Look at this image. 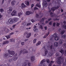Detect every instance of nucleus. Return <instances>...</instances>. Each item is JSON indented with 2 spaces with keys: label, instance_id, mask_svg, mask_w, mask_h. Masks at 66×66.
<instances>
[{
  "label": "nucleus",
  "instance_id": "nucleus-32",
  "mask_svg": "<svg viewBox=\"0 0 66 66\" xmlns=\"http://www.w3.org/2000/svg\"><path fill=\"white\" fill-rule=\"evenodd\" d=\"M65 30H62V31H61V34L62 35H63L64 33V32H65Z\"/></svg>",
  "mask_w": 66,
  "mask_h": 66
},
{
  "label": "nucleus",
  "instance_id": "nucleus-21",
  "mask_svg": "<svg viewBox=\"0 0 66 66\" xmlns=\"http://www.w3.org/2000/svg\"><path fill=\"white\" fill-rule=\"evenodd\" d=\"M57 63L58 64H59V65H61V64H62V62H61V61L60 60H58L57 62Z\"/></svg>",
  "mask_w": 66,
  "mask_h": 66
},
{
  "label": "nucleus",
  "instance_id": "nucleus-1",
  "mask_svg": "<svg viewBox=\"0 0 66 66\" xmlns=\"http://www.w3.org/2000/svg\"><path fill=\"white\" fill-rule=\"evenodd\" d=\"M20 52L21 53H22L23 54H24V53H28V52L26 49H23L20 51Z\"/></svg>",
  "mask_w": 66,
  "mask_h": 66
},
{
  "label": "nucleus",
  "instance_id": "nucleus-19",
  "mask_svg": "<svg viewBox=\"0 0 66 66\" xmlns=\"http://www.w3.org/2000/svg\"><path fill=\"white\" fill-rule=\"evenodd\" d=\"M21 6L23 8H24V7H26V6L24 4V3H22L21 4Z\"/></svg>",
  "mask_w": 66,
  "mask_h": 66
},
{
  "label": "nucleus",
  "instance_id": "nucleus-45",
  "mask_svg": "<svg viewBox=\"0 0 66 66\" xmlns=\"http://www.w3.org/2000/svg\"><path fill=\"white\" fill-rule=\"evenodd\" d=\"M56 55L57 56H59V53H57L56 54Z\"/></svg>",
  "mask_w": 66,
  "mask_h": 66
},
{
  "label": "nucleus",
  "instance_id": "nucleus-34",
  "mask_svg": "<svg viewBox=\"0 0 66 66\" xmlns=\"http://www.w3.org/2000/svg\"><path fill=\"white\" fill-rule=\"evenodd\" d=\"M41 44V42H38V43L36 44V46H38L39 45H40Z\"/></svg>",
  "mask_w": 66,
  "mask_h": 66
},
{
  "label": "nucleus",
  "instance_id": "nucleus-6",
  "mask_svg": "<svg viewBox=\"0 0 66 66\" xmlns=\"http://www.w3.org/2000/svg\"><path fill=\"white\" fill-rule=\"evenodd\" d=\"M8 9L9 10H8L7 12L9 13H10V12L12 11L13 8L12 7H10Z\"/></svg>",
  "mask_w": 66,
  "mask_h": 66
},
{
  "label": "nucleus",
  "instance_id": "nucleus-3",
  "mask_svg": "<svg viewBox=\"0 0 66 66\" xmlns=\"http://www.w3.org/2000/svg\"><path fill=\"white\" fill-rule=\"evenodd\" d=\"M8 53L10 55H13L15 54V52L14 51H8Z\"/></svg>",
  "mask_w": 66,
  "mask_h": 66
},
{
  "label": "nucleus",
  "instance_id": "nucleus-63",
  "mask_svg": "<svg viewBox=\"0 0 66 66\" xmlns=\"http://www.w3.org/2000/svg\"><path fill=\"white\" fill-rule=\"evenodd\" d=\"M31 7H33L34 6V4H32L31 5Z\"/></svg>",
  "mask_w": 66,
  "mask_h": 66
},
{
  "label": "nucleus",
  "instance_id": "nucleus-38",
  "mask_svg": "<svg viewBox=\"0 0 66 66\" xmlns=\"http://www.w3.org/2000/svg\"><path fill=\"white\" fill-rule=\"evenodd\" d=\"M23 65L24 66H27V63L26 62H24L23 64Z\"/></svg>",
  "mask_w": 66,
  "mask_h": 66
},
{
  "label": "nucleus",
  "instance_id": "nucleus-33",
  "mask_svg": "<svg viewBox=\"0 0 66 66\" xmlns=\"http://www.w3.org/2000/svg\"><path fill=\"white\" fill-rule=\"evenodd\" d=\"M46 61L47 63H49V62H50V60H49V59H46Z\"/></svg>",
  "mask_w": 66,
  "mask_h": 66
},
{
  "label": "nucleus",
  "instance_id": "nucleus-7",
  "mask_svg": "<svg viewBox=\"0 0 66 66\" xmlns=\"http://www.w3.org/2000/svg\"><path fill=\"white\" fill-rule=\"evenodd\" d=\"M35 60V56H31V62H33Z\"/></svg>",
  "mask_w": 66,
  "mask_h": 66
},
{
  "label": "nucleus",
  "instance_id": "nucleus-64",
  "mask_svg": "<svg viewBox=\"0 0 66 66\" xmlns=\"http://www.w3.org/2000/svg\"><path fill=\"white\" fill-rule=\"evenodd\" d=\"M63 27H64V29H66V25L63 26Z\"/></svg>",
  "mask_w": 66,
  "mask_h": 66
},
{
  "label": "nucleus",
  "instance_id": "nucleus-16",
  "mask_svg": "<svg viewBox=\"0 0 66 66\" xmlns=\"http://www.w3.org/2000/svg\"><path fill=\"white\" fill-rule=\"evenodd\" d=\"M46 19H47V18H42V19L41 20V22H43V21H44V20H45Z\"/></svg>",
  "mask_w": 66,
  "mask_h": 66
},
{
  "label": "nucleus",
  "instance_id": "nucleus-47",
  "mask_svg": "<svg viewBox=\"0 0 66 66\" xmlns=\"http://www.w3.org/2000/svg\"><path fill=\"white\" fill-rule=\"evenodd\" d=\"M52 21H51L49 23V24L50 25H52Z\"/></svg>",
  "mask_w": 66,
  "mask_h": 66
},
{
  "label": "nucleus",
  "instance_id": "nucleus-18",
  "mask_svg": "<svg viewBox=\"0 0 66 66\" xmlns=\"http://www.w3.org/2000/svg\"><path fill=\"white\" fill-rule=\"evenodd\" d=\"M34 31L35 32H38V29L36 28H34Z\"/></svg>",
  "mask_w": 66,
  "mask_h": 66
},
{
  "label": "nucleus",
  "instance_id": "nucleus-15",
  "mask_svg": "<svg viewBox=\"0 0 66 66\" xmlns=\"http://www.w3.org/2000/svg\"><path fill=\"white\" fill-rule=\"evenodd\" d=\"M45 62H46V60L45 59H44L41 61L40 64H44V63H45Z\"/></svg>",
  "mask_w": 66,
  "mask_h": 66
},
{
  "label": "nucleus",
  "instance_id": "nucleus-53",
  "mask_svg": "<svg viewBox=\"0 0 66 66\" xmlns=\"http://www.w3.org/2000/svg\"><path fill=\"white\" fill-rule=\"evenodd\" d=\"M54 20H59V19L56 18L55 19H54Z\"/></svg>",
  "mask_w": 66,
  "mask_h": 66
},
{
  "label": "nucleus",
  "instance_id": "nucleus-36",
  "mask_svg": "<svg viewBox=\"0 0 66 66\" xmlns=\"http://www.w3.org/2000/svg\"><path fill=\"white\" fill-rule=\"evenodd\" d=\"M39 28L41 29H43V26H42V25H40L39 26Z\"/></svg>",
  "mask_w": 66,
  "mask_h": 66
},
{
  "label": "nucleus",
  "instance_id": "nucleus-55",
  "mask_svg": "<svg viewBox=\"0 0 66 66\" xmlns=\"http://www.w3.org/2000/svg\"><path fill=\"white\" fill-rule=\"evenodd\" d=\"M37 8L36 7H35L34 8V10H37Z\"/></svg>",
  "mask_w": 66,
  "mask_h": 66
},
{
  "label": "nucleus",
  "instance_id": "nucleus-13",
  "mask_svg": "<svg viewBox=\"0 0 66 66\" xmlns=\"http://www.w3.org/2000/svg\"><path fill=\"white\" fill-rule=\"evenodd\" d=\"M52 53H51V52H50L48 54V55L47 57H51V56H52Z\"/></svg>",
  "mask_w": 66,
  "mask_h": 66
},
{
  "label": "nucleus",
  "instance_id": "nucleus-29",
  "mask_svg": "<svg viewBox=\"0 0 66 66\" xmlns=\"http://www.w3.org/2000/svg\"><path fill=\"white\" fill-rule=\"evenodd\" d=\"M63 40H61L59 42V44H62L63 43Z\"/></svg>",
  "mask_w": 66,
  "mask_h": 66
},
{
  "label": "nucleus",
  "instance_id": "nucleus-23",
  "mask_svg": "<svg viewBox=\"0 0 66 66\" xmlns=\"http://www.w3.org/2000/svg\"><path fill=\"white\" fill-rule=\"evenodd\" d=\"M15 3V1H12L11 3V4L12 5H14Z\"/></svg>",
  "mask_w": 66,
  "mask_h": 66
},
{
  "label": "nucleus",
  "instance_id": "nucleus-44",
  "mask_svg": "<svg viewBox=\"0 0 66 66\" xmlns=\"http://www.w3.org/2000/svg\"><path fill=\"white\" fill-rule=\"evenodd\" d=\"M17 25L16 24H15L14 25H13V26L12 27L13 29H14L15 28V26H16Z\"/></svg>",
  "mask_w": 66,
  "mask_h": 66
},
{
  "label": "nucleus",
  "instance_id": "nucleus-31",
  "mask_svg": "<svg viewBox=\"0 0 66 66\" xmlns=\"http://www.w3.org/2000/svg\"><path fill=\"white\" fill-rule=\"evenodd\" d=\"M22 15V13L21 12L19 13L18 14V16H21Z\"/></svg>",
  "mask_w": 66,
  "mask_h": 66
},
{
  "label": "nucleus",
  "instance_id": "nucleus-28",
  "mask_svg": "<svg viewBox=\"0 0 66 66\" xmlns=\"http://www.w3.org/2000/svg\"><path fill=\"white\" fill-rule=\"evenodd\" d=\"M25 3L27 5H29V2L25 1Z\"/></svg>",
  "mask_w": 66,
  "mask_h": 66
},
{
  "label": "nucleus",
  "instance_id": "nucleus-37",
  "mask_svg": "<svg viewBox=\"0 0 66 66\" xmlns=\"http://www.w3.org/2000/svg\"><path fill=\"white\" fill-rule=\"evenodd\" d=\"M9 55V54L8 53L5 54L4 55V56L5 57H6V56H7Z\"/></svg>",
  "mask_w": 66,
  "mask_h": 66
},
{
  "label": "nucleus",
  "instance_id": "nucleus-14",
  "mask_svg": "<svg viewBox=\"0 0 66 66\" xmlns=\"http://www.w3.org/2000/svg\"><path fill=\"white\" fill-rule=\"evenodd\" d=\"M52 53H51V52H50L48 54V55L47 57H51V56H52Z\"/></svg>",
  "mask_w": 66,
  "mask_h": 66
},
{
  "label": "nucleus",
  "instance_id": "nucleus-40",
  "mask_svg": "<svg viewBox=\"0 0 66 66\" xmlns=\"http://www.w3.org/2000/svg\"><path fill=\"white\" fill-rule=\"evenodd\" d=\"M13 34H14V32L11 33L9 35V36H11V35H13Z\"/></svg>",
  "mask_w": 66,
  "mask_h": 66
},
{
  "label": "nucleus",
  "instance_id": "nucleus-51",
  "mask_svg": "<svg viewBox=\"0 0 66 66\" xmlns=\"http://www.w3.org/2000/svg\"><path fill=\"white\" fill-rule=\"evenodd\" d=\"M12 60H13V59H10V60L9 61V62H12V61H13Z\"/></svg>",
  "mask_w": 66,
  "mask_h": 66
},
{
  "label": "nucleus",
  "instance_id": "nucleus-60",
  "mask_svg": "<svg viewBox=\"0 0 66 66\" xmlns=\"http://www.w3.org/2000/svg\"><path fill=\"white\" fill-rule=\"evenodd\" d=\"M59 25H60V23H57L56 24L57 26H59Z\"/></svg>",
  "mask_w": 66,
  "mask_h": 66
},
{
  "label": "nucleus",
  "instance_id": "nucleus-41",
  "mask_svg": "<svg viewBox=\"0 0 66 66\" xmlns=\"http://www.w3.org/2000/svg\"><path fill=\"white\" fill-rule=\"evenodd\" d=\"M10 31V30H9V29L8 28L7 29V30L6 31V33H9Z\"/></svg>",
  "mask_w": 66,
  "mask_h": 66
},
{
  "label": "nucleus",
  "instance_id": "nucleus-11",
  "mask_svg": "<svg viewBox=\"0 0 66 66\" xmlns=\"http://www.w3.org/2000/svg\"><path fill=\"white\" fill-rule=\"evenodd\" d=\"M12 19L13 22H17V18H13Z\"/></svg>",
  "mask_w": 66,
  "mask_h": 66
},
{
  "label": "nucleus",
  "instance_id": "nucleus-49",
  "mask_svg": "<svg viewBox=\"0 0 66 66\" xmlns=\"http://www.w3.org/2000/svg\"><path fill=\"white\" fill-rule=\"evenodd\" d=\"M63 64L64 66H66V62H64L63 63Z\"/></svg>",
  "mask_w": 66,
  "mask_h": 66
},
{
  "label": "nucleus",
  "instance_id": "nucleus-2",
  "mask_svg": "<svg viewBox=\"0 0 66 66\" xmlns=\"http://www.w3.org/2000/svg\"><path fill=\"white\" fill-rule=\"evenodd\" d=\"M17 13V11L15 10H14L12 13H11V15L12 16H13L16 15V14Z\"/></svg>",
  "mask_w": 66,
  "mask_h": 66
},
{
  "label": "nucleus",
  "instance_id": "nucleus-25",
  "mask_svg": "<svg viewBox=\"0 0 66 66\" xmlns=\"http://www.w3.org/2000/svg\"><path fill=\"white\" fill-rule=\"evenodd\" d=\"M17 57H15L14 58H13L12 59L13 60V61H15L16 60H17Z\"/></svg>",
  "mask_w": 66,
  "mask_h": 66
},
{
  "label": "nucleus",
  "instance_id": "nucleus-50",
  "mask_svg": "<svg viewBox=\"0 0 66 66\" xmlns=\"http://www.w3.org/2000/svg\"><path fill=\"white\" fill-rule=\"evenodd\" d=\"M45 55H46V54H47V51H46V50H45Z\"/></svg>",
  "mask_w": 66,
  "mask_h": 66
},
{
  "label": "nucleus",
  "instance_id": "nucleus-52",
  "mask_svg": "<svg viewBox=\"0 0 66 66\" xmlns=\"http://www.w3.org/2000/svg\"><path fill=\"white\" fill-rule=\"evenodd\" d=\"M31 24V23H28L27 26H30V25Z\"/></svg>",
  "mask_w": 66,
  "mask_h": 66
},
{
  "label": "nucleus",
  "instance_id": "nucleus-48",
  "mask_svg": "<svg viewBox=\"0 0 66 66\" xmlns=\"http://www.w3.org/2000/svg\"><path fill=\"white\" fill-rule=\"evenodd\" d=\"M28 64L29 66H31V63L30 62H28Z\"/></svg>",
  "mask_w": 66,
  "mask_h": 66
},
{
  "label": "nucleus",
  "instance_id": "nucleus-12",
  "mask_svg": "<svg viewBox=\"0 0 66 66\" xmlns=\"http://www.w3.org/2000/svg\"><path fill=\"white\" fill-rule=\"evenodd\" d=\"M31 35V33H29L27 34L26 36V38H29V37H30Z\"/></svg>",
  "mask_w": 66,
  "mask_h": 66
},
{
  "label": "nucleus",
  "instance_id": "nucleus-9",
  "mask_svg": "<svg viewBox=\"0 0 66 66\" xmlns=\"http://www.w3.org/2000/svg\"><path fill=\"white\" fill-rule=\"evenodd\" d=\"M8 43H9V42L7 40H6L3 42V45L7 44Z\"/></svg>",
  "mask_w": 66,
  "mask_h": 66
},
{
  "label": "nucleus",
  "instance_id": "nucleus-56",
  "mask_svg": "<svg viewBox=\"0 0 66 66\" xmlns=\"http://www.w3.org/2000/svg\"><path fill=\"white\" fill-rule=\"evenodd\" d=\"M24 42H22L21 43V44L22 45H24Z\"/></svg>",
  "mask_w": 66,
  "mask_h": 66
},
{
  "label": "nucleus",
  "instance_id": "nucleus-4",
  "mask_svg": "<svg viewBox=\"0 0 66 66\" xmlns=\"http://www.w3.org/2000/svg\"><path fill=\"white\" fill-rule=\"evenodd\" d=\"M60 6H57V7H53L51 9V10L53 12V11H54L56 9H57Z\"/></svg>",
  "mask_w": 66,
  "mask_h": 66
},
{
  "label": "nucleus",
  "instance_id": "nucleus-35",
  "mask_svg": "<svg viewBox=\"0 0 66 66\" xmlns=\"http://www.w3.org/2000/svg\"><path fill=\"white\" fill-rule=\"evenodd\" d=\"M36 40H37V39H34L33 41V43H34V44L36 42Z\"/></svg>",
  "mask_w": 66,
  "mask_h": 66
},
{
  "label": "nucleus",
  "instance_id": "nucleus-62",
  "mask_svg": "<svg viewBox=\"0 0 66 66\" xmlns=\"http://www.w3.org/2000/svg\"><path fill=\"white\" fill-rule=\"evenodd\" d=\"M9 29H10L12 31V30H13V28H12L10 27L9 28Z\"/></svg>",
  "mask_w": 66,
  "mask_h": 66
},
{
  "label": "nucleus",
  "instance_id": "nucleus-46",
  "mask_svg": "<svg viewBox=\"0 0 66 66\" xmlns=\"http://www.w3.org/2000/svg\"><path fill=\"white\" fill-rule=\"evenodd\" d=\"M53 15L54 14H53V13L51 12L50 13V15L51 16H54Z\"/></svg>",
  "mask_w": 66,
  "mask_h": 66
},
{
  "label": "nucleus",
  "instance_id": "nucleus-59",
  "mask_svg": "<svg viewBox=\"0 0 66 66\" xmlns=\"http://www.w3.org/2000/svg\"><path fill=\"white\" fill-rule=\"evenodd\" d=\"M49 34V32H48L47 34H46V36H47Z\"/></svg>",
  "mask_w": 66,
  "mask_h": 66
},
{
  "label": "nucleus",
  "instance_id": "nucleus-39",
  "mask_svg": "<svg viewBox=\"0 0 66 66\" xmlns=\"http://www.w3.org/2000/svg\"><path fill=\"white\" fill-rule=\"evenodd\" d=\"M23 26H26V22H23L22 24Z\"/></svg>",
  "mask_w": 66,
  "mask_h": 66
},
{
  "label": "nucleus",
  "instance_id": "nucleus-5",
  "mask_svg": "<svg viewBox=\"0 0 66 66\" xmlns=\"http://www.w3.org/2000/svg\"><path fill=\"white\" fill-rule=\"evenodd\" d=\"M9 23H10V24H13V19L11 18L9 20Z\"/></svg>",
  "mask_w": 66,
  "mask_h": 66
},
{
  "label": "nucleus",
  "instance_id": "nucleus-17",
  "mask_svg": "<svg viewBox=\"0 0 66 66\" xmlns=\"http://www.w3.org/2000/svg\"><path fill=\"white\" fill-rule=\"evenodd\" d=\"M54 63V61H51L50 62V63L48 65V66H52V64L53 63Z\"/></svg>",
  "mask_w": 66,
  "mask_h": 66
},
{
  "label": "nucleus",
  "instance_id": "nucleus-43",
  "mask_svg": "<svg viewBox=\"0 0 66 66\" xmlns=\"http://www.w3.org/2000/svg\"><path fill=\"white\" fill-rule=\"evenodd\" d=\"M5 37H6L7 39H9V38H10V36H9V35H8V36H5Z\"/></svg>",
  "mask_w": 66,
  "mask_h": 66
},
{
  "label": "nucleus",
  "instance_id": "nucleus-42",
  "mask_svg": "<svg viewBox=\"0 0 66 66\" xmlns=\"http://www.w3.org/2000/svg\"><path fill=\"white\" fill-rule=\"evenodd\" d=\"M4 11V10L3 9H0V12H1V13L3 12Z\"/></svg>",
  "mask_w": 66,
  "mask_h": 66
},
{
  "label": "nucleus",
  "instance_id": "nucleus-26",
  "mask_svg": "<svg viewBox=\"0 0 66 66\" xmlns=\"http://www.w3.org/2000/svg\"><path fill=\"white\" fill-rule=\"evenodd\" d=\"M10 41L11 42H15V39H10Z\"/></svg>",
  "mask_w": 66,
  "mask_h": 66
},
{
  "label": "nucleus",
  "instance_id": "nucleus-24",
  "mask_svg": "<svg viewBox=\"0 0 66 66\" xmlns=\"http://www.w3.org/2000/svg\"><path fill=\"white\" fill-rule=\"evenodd\" d=\"M60 52H61L62 54H64V50H61L60 51Z\"/></svg>",
  "mask_w": 66,
  "mask_h": 66
},
{
  "label": "nucleus",
  "instance_id": "nucleus-10",
  "mask_svg": "<svg viewBox=\"0 0 66 66\" xmlns=\"http://www.w3.org/2000/svg\"><path fill=\"white\" fill-rule=\"evenodd\" d=\"M32 14V12L30 11H27L26 12V14L27 15H29Z\"/></svg>",
  "mask_w": 66,
  "mask_h": 66
},
{
  "label": "nucleus",
  "instance_id": "nucleus-22",
  "mask_svg": "<svg viewBox=\"0 0 66 66\" xmlns=\"http://www.w3.org/2000/svg\"><path fill=\"white\" fill-rule=\"evenodd\" d=\"M54 39L55 40H58L59 39V37H56L54 38Z\"/></svg>",
  "mask_w": 66,
  "mask_h": 66
},
{
  "label": "nucleus",
  "instance_id": "nucleus-27",
  "mask_svg": "<svg viewBox=\"0 0 66 66\" xmlns=\"http://www.w3.org/2000/svg\"><path fill=\"white\" fill-rule=\"evenodd\" d=\"M57 35L56 33H55L53 35V37H57Z\"/></svg>",
  "mask_w": 66,
  "mask_h": 66
},
{
  "label": "nucleus",
  "instance_id": "nucleus-54",
  "mask_svg": "<svg viewBox=\"0 0 66 66\" xmlns=\"http://www.w3.org/2000/svg\"><path fill=\"white\" fill-rule=\"evenodd\" d=\"M28 33L27 32H25L24 33V34L25 35H27V34H28Z\"/></svg>",
  "mask_w": 66,
  "mask_h": 66
},
{
  "label": "nucleus",
  "instance_id": "nucleus-58",
  "mask_svg": "<svg viewBox=\"0 0 66 66\" xmlns=\"http://www.w3.org/2000/svg\"><path fill=\"white\" fill-rule=\"evenodd\" d=\"M44 28L45 29V30H47V27H44Z\"/></svg>",
  "mask_w": 66,
  "mask_h": 66
},
{
  "label": "nucleus",
  "instance_id": "nucleus-57",
  "mask_svg": "<svg viewBox=\"0 0 66 66\" xmlns=\"http://www.w3.org/2000/svg\"><path fill=\"white\" fill-rule=\"evenodd\" d=\"M53 25L54 27H55V23H54L53 24Z\"/></svg>",
  "mask_w": 66,
  "mask_h": 66
},
{
  "label": "nucleus",
  "instance_id": "nucleus-8",
  "mask_svg": "<svg viewBox=\"0 0 66 66\" xmlns=\"http://www.w3.org/2000/svg\"><path fill=\"white\" fill-rule=\"evenodd\" d=\"M43 5L44 7H47V5H48V4H47V2L46 1H45L44 2V4H43Z\"/></svg>",
  "mask_w": 66,
  "mask_h": 66
},
{
  "label": "nucleus",
  "instance_id": "nucleus-20",
  "mask_svg": "<svg viewBox=\"0 0 66 66\" xmlns=\"http://www.w3.org/2000/svg\"><path fill=\"white\" fill-rule=\"evenodd\" d=\"M54 45L55 47H57L58 46V43L55 42L54 43Z\"/></svg>",
  "mask_w": 66,
  "mask_h": 66
},
{
  "label": "nucleus",
  "instance_id": "nucleus-61",
  "mask_svg": "<svg viewBox=\"0 0 66 66\" xmlns=\"http://www.w3.org/2000/svg\"><path fill=\"white\" fill-rule=\"evenodd\" d=\"M31 22H34V20L33 19H32L31 20Z\"/></svg>",
  "mask_w": 66,
  "mask_h": 66
},
{
  "label": "nucleus",
  "instance_id": "nucleus-30",
  "mask_svg": "<svg viewBox=\"0 0 66 66\" xmlns=\"http://www.w3.org/2000/svg\"><path fill=\"white\" fill-rule=\"evenodd\" d=\"M36 6L38 7H39V8H40V7H41L40 5L38 4H36Z\"/></svg>",
  "mask_w": 66,
  "mask_h": 66
}]
</instances>
